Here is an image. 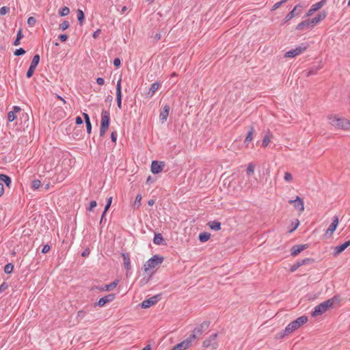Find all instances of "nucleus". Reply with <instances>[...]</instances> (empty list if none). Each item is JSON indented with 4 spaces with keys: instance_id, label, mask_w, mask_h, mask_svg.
I'll list each match as a JSON object with an SVG mask.
<instances>
[{
    "instance_id": "obj_2",
    "label": "nucleus",
    "mask_w": 350,
    "mask_h": 350,
    "mask_svg": "<svg viewBox=\"0 0 350 350\" xmlns=\"http://www.w3.org/2000/svg\"><path fill=\"white\" fill-rule=\"evenodd\" d=\"M329 123L338 129L348 130L350 128V122L345 118L338 117L337 115L328 116Z\"/></svg>"
},
{
    "instance_id": "obj_45",
    "label": "nucleus",
    "mask_w": 350,
    "mask_h": 350,
    "mask_svg": "<svg viewBox=\"0 0 350 350\" xmlns=\"http://www.w3.org/2000/svg\"><path fill=\"white\" fill-rule=\"evenodd\" d=\"M314 262V258H306L305 259H303L301 260V262L304 264V265H308V264H312Z\"/></svg>"
},
{
    "instance_id": "obj_55",
    "label": "nucleus",
    "mask_w": 350,
    "mask_h": 350,
    "mask_svg": "<svg viewBox=\"0 0 350 350\" xmlns=\"http://www.w3.org/2000/svg\"><path fill=\"white\" fill-rule=\"evenodd\" d=\"M111 139L114 143L116 144L117 141V133L116 131H113L111 133Z\"/></svg>"
},
{
    "instance_id": "obj_36",
    "label": "nucleus",
    "mask_w": 350,
    "mask_h": 350,
    "mask_svg": "<svg viewBox=\"0 0 350 350\" xmlns=\"http://www.w3.org/2000/svg\"><path fill=\"white\" fill-rule=\"evenodd\" d=\"M14 270V265L12 263H8L4 267V272L7 274L11 273Z\"/></svg>"
},
{
    "instance_id": "obj_50",
    "label": "nucleus",
    "mask_w": 350,
    "mask_h": 350,
    "mask_svg": "<svg viewBox=\"0 0 350 350\" xmlns=\"http://www.w3.org/2000/svg\"><path fill=\"white\" fill-rule=\"evenodd\" d=\"M291 333L285 332V329L279 332L277 335V338H283L286 335L290 334Z\"/></svg>"
},
{
    "instance_id": "obj_57",
    "label": "nucleus",
    "mask_w": 350,
    "mask_h": 350,
    "mask_svg": "<svg viewBox=\"0 0 350 350\" xmlns=\"http://www.w3.org/2000/svg\"><path fill=\"white\" fill-rule=\"evenodd\" d=\"M50 248L51 247L48 244H46L43 246L41 252L42 254H46L50 250Z\"/></svg>"
},
{
    "instance_id": "obj_11",
    "label": "nucleus",
    "mask_w": 350,
    "mask_h": 350,
    "mask_svg": "<svg viewBox=\"0 0 350 350\" xmlns=\"http://www.w3.org/2000/svg\"><path fill=\"white\" fill-rule=\"evenodd\" d=\"M302 12V6L300 4H297L295 6V8L291 10L284 18V23H286L291 20L294 16H299L301 14Z\"/></svg>"
},
{
    "instance_id": "obj_51",
    "label": "nucleus",
    "mask_w": 350,
    "mask_h": 350,
    "mask_svg": "<svg viewBox=\"0 0 350 350\" xmlns=\"http://www.w3.org/2000/svg\"><path fill=\"white\" fill-rule=\"evenodd\" d=\"M113 65L116 68H118L121 66V60L119 57H116L113 59Z\"/></svg>"
},
{
    "instance_id": "obj_44",
    "label": "nucleus",
    "mask_w": 350,
    "mask_h": 350,
    "mask_svg": "<svg viewBox=\"0 0 350 350\" xmlns=\"http://www.w3.org/2000/svg\"><path fill=\"white\" fill-rule=\"evenodd\" d=\"M36 19L34 17L30 16V17L28 18V19H27V24L30 27H33L36 25Z\"/></svg>"
},
{
    "instance_id": "obj_56",
    "label": "nucleus",
    "mask_w": 350,
    "mask_h": 350,
    "mask_svg": "<svg viewBox=\"0 0 350 350\" xmlns=\"http://www.w3.org/2000/svg\"><path fill=\"white\" fill-rule=\"evenodd\" d=\"M58 38L61 42H64L68 40V37L66 34H60Z\"/></svg>"
},
{
    "instance_id": "obj_20",
    "label": "nucleus",
    "mask_w": 350,
    "mask_h": 350,
    "mask_svg": "<svg viewBox=\"0 0 350 350\" xmlns=\"http://www.w3.org/2000/svg\"><path fill=\"white\" fill-rule=\"evenodd\" d=\"M327 16V12L325 11H322L319 12L315 17L310 19V23H312V27H314L316 24L324 20Z\"/></svg>"
},
{
    "instance_id": "obj_17",
    "label": "nucleus",
    "mask_w": 350,
    "mask_h": 350,
    "mask_svg": "<svg viewBox=\"0 0 350 350\" xmlns=\"http://www.w3.org/2000/svg\"><path fill=\"white\" fill-rule=\"evenodd\" d=\"M349 246H350V240L345 241L342 244L334 247L333 256H338L340 253L345 251Z\"/></svg>"
},
{
    "instance_id": "obj_26",
    "label": "nucleus",
    "mask_w": 350,
    "mask_h": 350,
    "mask_svg": "<svg viewBox=\"0 0 350 350\" xmlns=\"http://www.w3.org/2000/svg\"><path fill=\"white\" fill-rule=\"evenodd\" d=\"M208 225L211 228V229L215 230V231L219 230L221 229V222L216 221V220L209 221L208 223Z\"/></svg>"
},
{
    "instance_id": "obj_48",
    "label": "nucleus",
    "mask_w": 350,
    "mask_h": 350,
    "mask_svg": "<svg viewBox=\"0 0 350 350\" xmlns=\"http://www.w3.org/2000/svg\"><path fill=\"white\" fill-rule=\"evenodd\" d=\"M284 178L286 181L290 182L293 179V176L290 172H286L284 173Z\"/></svg>"
},
{
    "instance_id": "obj_53",
    "label": "nucleus",
    "mask_w": 350,
    "mask_h": 350,
    "mask_svg": "<svg viewBox=\"0 0 350 350\" xmlns=\"http://www.w3.org/2000/svg\"><path fill=\"white\" fill-rule=\"evenodd\" d=\"M111 202H112V197H110L107 199V203L105 204V211H107L109 210V208L111 206Z\"/></svg>"
},
{
    "instance_id": "obj_47",
    "label": "nucleus",
    "mask_w": 350,
    "mask_h": 350,
    "mask_svg": "<svg viewBox=\"0 0 350 350\" xmlns=\"http://www.w3.org/2000/svg\"><path fill=\"white\" fill-rule=\"evenodd\" d=\"M97 206V202L95 200H92L90 202V206L87 208L89 211H93V209Z\"/></svg>"
},
{
    "instance_id": "obj_15",
    "label": "nucleus",
    "mask_w": 350,
    "mask_h": 350,
    "mask_svg": "<svg viewBox=\"0 0 350 350\" xmlns=\"http://www.w3.org/2000/svg\"><path fill=\"white\" fill-rule=\"evenodd\" d=\"M288 203L291 204H293L295 208L299 211L300 212H302L304 210V201L298 196H296V198L295 200H288Z\"/></svg>"
},
{
    "instance_id": "obj_60",
    "label": "nucleus",
    "mask_w": 350,
    "mask_h": 350,
    "mask_svg": "<svg viewBox=\"0 0 350 350\" xmlns=\"http://www.w3.org/2000/svg\"><path fill=\"white\" fill-rule=\"evenodd\" d=\"M86 125V130L88 134H90L92 132V124L91 122H87L85 123Z\"/></svg>"
},
{
    "instance_id": "obj_10",
    "label": "nucleus",
    "mask_w": 350,
    "mask_h": 350,
    "mask_svg": "<svg viewBox=\"0 0 350 350\" xmlns=\"http://www.w3.org/2000/svg\"><path fill=\"white\" fill-rule=\"evenodd\" d=\"M307 48H308L307 45L298 46L295 49H291V50L287 51L284 54V57H290V58L295 57V56H297V55L301 54L302 52L305 51L307 49Z\"/></svg>"
},
{
    "instance_id": "obj_1",
    "label": "nucleus",
    "mask_w": 350,
    "mask_h": 350,
    "mask_svg": "<svg viewBox=\"0 0 350 350\" xmlns=\"http://www.w3.org/2000/svg\"><path fill=\"white\" fill-rule=\"evenodd\" d=\"M340 301V298L339 295H334L331 299L323 301L314 308V310L312 312L311 315L313 317H316L320 316L325 313L328 309L332 308L334 303H339Z\"/></svg>"
},
{
    "instance_id": "obj_41",
    "label": "nucleus",
    "mask_w": 350,
    "mask_h": 350,
    "mask_svg": "<svg viewBox=\"0 0 350 350\" xmlns=\"http://www.w3.org/2000/svg\"><path fill=\"white\" fill-rule=\"evenodd\" d=\"M142 195L141 194H138L137 196H136V198H135V200L134 202V204L133 206H137V208H139L140 206H141V200H142Z\"/></svg>"
},
{
    "instance_id": "obj_3",
    "label": "nucleus",
    "mask_w": 350,
    "mask_h": 350,
    "mask_svg": "<svg viewBox=\"0 0 350 350\" xmlns=\"http://www.w3.org/2000/svg\"><path fill=\"white\" fill-rule=\"evenodd\" d=\"M308 320V318L306 315L298 317L295 321L291 322L285 328V332L288 333H293L295 330L298 329L303 325H304Z\"/></svg>"
},
{
    "instance_id": "obj_32",
    "label": "nucleus",
    "mask_w": 350,
    "mask_h": 350,
    "mask_svg": "<svg viewBox=\"0 0 350 350\" xmlns=\"http://www.w3.org/2000/svg\"><path fill=\"white\" fill-rule=\"evenodd\" d=\"M321 68V67L320 66H312L308 72H307V77H309L310 75H314L316 74H317L318 72V70H320Z\"/></svg>"
},
{
    "instance_id": "obj_42",
    "label": "nucleus",
    "mask_w": 350,
    "mask_h": 350,
    "mask_svg": "<svg viewBox=\"0 0 350 350\" xmlns=\"http://www.w3.org/2000/svg\"><path fill=\"white\" fill-rule=\"evenodd\" d=\"M152 274H153V273H152L151 274H150V275L148 276V278H143L140 280V282H139V283H140V286H143L146 285V284L149 282L150 279L152 278Z\"/></svg>"
},
{
    "instance_id": "obj_59",
    "label": "nucleus",
    "mask_w": 350,
    "mask_h": 350,
    "mask_svg": "<svg viewBox=\"0 0 350 350\" xmlns=\"http://www.w3.org/2000/svg\"><path fill=\"white\" fill-rule=\"evenodd\" d=\"M96 83L99 85H103L105 83V80L102 77H98L96 78Z\"/></svg>"
},
{
    "instance_id": "obj_14",
    "label": "nucleus",
    "mask_w": 350,
    "mask_h": 350,
    "mask_svg": "<svg viewBox=\"0 0 350 350\" xmlns=\"http://www.w3.org/2000/svg\"><path fill=\"white\" fill-rule=\"evenodd\" d=\"M192 342V340L188 337L181 342L176 345L171 350H186L191 345Z\"/></svg>"
},
{
    "instance_id": "obj_52",
    "label": "nucleus",
    "mask_w": 350,
    "mask_h": 350,
    "mask_svg": "<svg viewBox=\"0 0 350 350\" xmlns=\"http://www.w3.org/2000/svg\"><path fill=\"white\" fill-rule=\"evenodd\" d=\"M8 288V284L7 282H3L1 285H0V293L4 292L7 288Z\"/></svg>"
},
{
    "instance_id": "obj_58",
    "label": "nucleus",
    "mask_w": 350,
    "mask_h": 350,
    "mask_svg": "<svg viewBox=\"0 0 350 350\" xmlns=\"http://www.w3.org/2000/svg\"><path fill=\"white\" fill-rule=\"evenodd\" d=\"M90 254V250L89 248H86L82 253L81 256L83 257H87Z\"/></svg>"
},
{
    "instance_id": "obj_35",
    "label": "nucleus",
    "mask_w": 350,
    "mask_h": 350,
    "mask_svg": "<svg viewBox=\"0 0 350 350\" xmlns=\"http://www.w3.org/2000/svg\"><path fill=\"white\" fill-rule=\"evenodd\" d=\"M70 13V9L64 6L59 10V14L60 16H66Z\"/></svg>"
},
{
    "instance_id": "obj_18",
    "label": "nucleus",
    "mask_w": 350,
    "mask_h": 350,
    "mask_svg": "<svg viewBox=\"0 0 350 350\" xmlns=\"http://www.w3.org/2000/svg\"><path fill=\"white\" fill-rule=\"evenodd\" d=\"M308 247V244H303V245H293L291 249V254L293 256H297L299 253H301L304 250L307 249Z\"/></svg>"
},
{
    "instance_id": "obj_30",
    "label": "nucleus",
    "mask_w": 350,
    "mask_h": 350,
    "mask_svg": "<svg viewBox=\"0 0 350 350\" xmlns=\"http://www.w3.org/2000/svg\"><path fill=\"white\" fill-rule=\"evenodd\" d=\"M160 85H161L159 82L156 81L153 83L149 89L148 94H150V96H152L154 94L155 92L159 89Z\"/></svg>"
},
{
    "instance_id": "obj_34",
    "label": "nucleus",
    "mask_w": 350,
    "mask_h": 350,
    "mask_svg": "<svg viewBox=\"0 0 350 350\" xmlns=\"http://www.w3.org/2000/svg\"><path fill=\"white\" fill-rule=\"evenodd\" d=\"M270 135L272 136L271 134H270V133L269 132L267 134H266L265 135V137H263V139H262V146L263 147H267L268 146V144H269V142H271V137H270Z\"/></svg>"
},
{
    "instance_id": "obj_38",
    "label": "nucleus",
    "mask_w": 350,
    "mask_h": 350,
    "mask_svg": "<svg viewBox=\"0 0 350 350\" xmlns=\"http://www.w3.org/2000/svg\"><path fill=\"white\" fill-rule=\"evenodd\" d=\"M41 186V181L40 180H33L31 182V188L34 190L38 189Z\"/></svg>"
},
{
    "instance_id": "obj_5",
    "label": "nucleus",
    "mask_w": 350,
    "mask_h": 350,
    "mask_svg": "<svg viewBox=\"0 0 350 350\" xmlns=\"http://www.w3.org/2000/svg\"><path fill=\"white\" fill-rule=\"evenodd\" d=\"M163 260L164 258L162 256L158 254L154 255L144 265V271L147 273L150 269L161 265Z\"/></svg>"
},
{
    "instance_id": "obj_21",
    "label": "nucleus",
    "mask_w": 350,
    "mask_h": 350,
    "mask_svg": "<svg viewBox=\"0 0 350 350\" xmlns=\"http://www.w3.org/2000/svg\"><path fill=\"white\" fill-rule=\"evenodd\" d=\"M118 282H119V280H116L113 282L110 283L109 284H106L103 286H95L94 288L98 289L100 291H111L112 289H113L114 288H116V286L118 285Z\"/></svg>"
},
{
    "instance_id": "obj_24",
    "label": "nucleus",
    "mask_w": 350,
    "mask_h": 350,
    "mask_svg": "<svg viewBox=\"0 0 350 350\" xmlns=\"http://www.w3.org/2000/svg\"><path fill=\"white\" fill-rule=\"evenodd\" d=\"M310 27H312V23H310V19H307L299 23L297 25L296 29L304 30L305 29L309 28Z\"/></svg>"
},
{
    "instance_id": "obj_27",
    "label": "nucleus",
    "mask_w": 350,
    "mask_h": 350,
    "mask_svg": "<svg viewBox=\"0 0 350 350\" xmlns=\"http://www.w3.org/2000/svg\"><path fill=\"white\" fill-rule=\"evenodd\" d=\"M153 243L156 245H163L164 244V239L161 234L157 233L154 234V239H153Z\"/></svg>"
},
{
    "instance_id": "obj_33",
    "label": "nucleus",
    "mask_w": 350,
    "mask_h": 350,
    "mask_svg": "<svg viewBox=\"0 0 350 350\" xmlns=\"http://www.w3.org/2000/svg\"><path fill=\"white\" fill-rule=\"evenodd\" d=\"M77 19L80 25H82L85 20V14L83 12L78 9L77 10Z\"/></svg>"
},
{
    "instance_id": "obj_46",
    "label": "nucleus",
    "mask_w": 350,
    "mask_h": 350,
    "mask_svg": "<svg viewBox=\"0 0 350 350\" xmlns=\"http://www.w3.org/2000/svg\"><path fill=\"white\" fill-rule=\"evenodd\" d=\"M10 12V8L7 6H3L0 8V14L5 15Z\"/></svg>"
},
{
    "instance_id": "obj_62",
    "label": "nucleus",
    "mask_w": 350,
    "mask_h": 350,
    "mask_svg": "<svg viewBox=\"0 0 350 350\" xmlns=\"http://www.w3.org/2000/svg\"><path fill=\"white\" fill-rule=\"evenodd\" d=\"M83 122L82 118L80 117V116H77L76 118H75V123L77 124V125H81L82 124Z\"/></svg>"
},
{
    "instance_id": "obj_22",
    "label": "nucleus",
    "mask_w": 350,
    "mask_h": 350,
    "mask_svg": "<svg viewBox=\"0 0 350 350\" xmlns=\"http://www.w3.org/2000/svg\"><path fill=\"white\" fill-rule=\"evenodd\" d=\"M170 107L168 105H165L159 114V119L162 123L165 122L168 117Z\"/></svg>"
},
{
    "instance_id": "obj_54",
    "label": "nucleus",
    "mask_w": 350,
    "mask_h": 350,
    "mask_svg": "<svg viewBox=\"0 0 350 350\" xmlns=\"http://www.w3.org/2000/svg\"><path fill=\"white\" fill-rule=\"evenodd\" d=\"M151 37L154 38V42H157L161 39V35L160 32H158V33H156L154 35H153V33H152Z\"/></svg>"
},
{
    "instance_id": "obj_23",
    "label": "nucleus",
    "mask_w": 350,
    "mask_h": 350,
    "mask_svg": "<svg viewBox=\"0 0 350 350\" xmlns=\"http://www.w3.org/2000/svg\"><path fill=\"white\" fill-rule=\"evenodd\" d=\"M122 257L123 258V265L126 271L128 272L131 269L130 254L129 253H122Z\"/></svg>"
},
{
    "instance_id": "obj_13",
    "label": "nucleus",
    "mask_w": 350,
    "mask_h": 350,
    "mask_svg": "<svg viewBox=\"0 0 350 350\" xmlns=\"http://www.w3.org/2000/svg\"><path fill=\"white\" fill-rule=\"evenodd\" d=\"M165 166L163 161H152L151 163V172L152 174H157L163 171Z\"/></svg>"
},
{
    "instance_id": "obj_8",
    "label": "nucleus",
    "mask_w": 350,
    "mask_h": 350,
    "mask_svg": "<svg viewBox=\"0 0 350 350\" xmlns=\"http://www.w3.org/2000/svg\"><path fill=\"white\" fill-rule=\"evenodd\" d=\"M161 297V294H157L150 298L145 299L141 304V307L142 308H148L156 304Z\"/></svg>"
},
{
    "instance_id": "obj_4",
    "label": "nucleus",
    "mask_w": 350,
    "mask_h": 350,
    "mask_svg": "<svg viewBox=\"0 0 350 350\" xmlns=\"http://www.w3.org/2000/svg\"><path fill=\"white\" fill-rule=\"evenodd\" d=\"M110 124V113L109 111L103 109L101 112V121L100 127V137H103L109 129Z\"/></svg>"
},
{
    "instance_id": "obj_43",
    "label": "nucleus",
    "mask_w": 350,
    "mask_h": 350,
    "mask_svg": "<svg viewBox=\"0 0 350 350\" xmlns=\"http://www.w3.org/2000/svg\"><path fill=\"white\" fill-rule=\"evenodd\" d=\"M16 118V113L12 111H10L8 113V120L9 122H13Z\"/></svg>"
},
{
    "instance_id": "obj_19",
    "label": "nucleus",
    "mask_w": 350,
    "mask_h": 350,
    "mask_svg": "<svg viewBox=\"0 0 350 350\" xmlns=\"http://www.w3.org/2000/svg\"><path fill=\"white\" fill-rule=\"evenodd\" d=\"M326 3V0H321L319 2L313 4L306 14V16L312 15L315 12L321 8Z\"/></svg>"
},
{
    "instance_id": "obj_28",
    "label": "nucleus",
    "mask_w": 350,
    "mask_h": 350,
    "mask_svg": "<svg viewBox=\"0 0 350 350\" xmlns=\"http://www.w3.org/2000/svg\"><path fill=\"white\" fill-rule=\"evenodd\" d=\"M121 78L118 81L116 90V99H122V85H121Z\"/></svg>"
},
{
    "instance_id": "obj_25",
    "label": "nucleus",
    "mask_w": 350,
    "mask_h": 350,
    "mask_svg": "<svg viewBox=\"0 0 350 350\" xmlns=\"http://www.w3.org/2000/svg\"><path fill=\"white\" fill-rule=\"evenodd\" d=\"M0 180L3 182L8 187H10L12 180L9 176L5 174H0Z\"/></svg>"
},
{
    "instance_id": "obj_29",
    "label": "nucleus",
    "mask_w": 350,
    "mask_h": 350,
    "mask_svg": "<svg viewBox=\"0 0 350 350\" xmlns=\"http://www.w3.org/2000/svg\"><path fill=\"white\" fill-rule=\"evenodd\" d=\"M211 234L207 232H201L199 234L198 239L201 243H205L209 240Z\"/></svg>"
},
{
    "instance_id": "obj_6",
    "label": "nucleus",
    "mask_w": 350,
    "mask_h": 350,
    "mask_svg": "<svg viewBox=\"0 0 350 350\" xmlns=\"http://www.w3.org/2000/svg\"><path fill=\"white\" fill-rule=\"evenodd\" d=\"M211 322L209 321L202 322L199 326L194 328L193 334H191L189 337L192 340V341H193L208 328Z\"/></svg>"
},
{
    "instance_id": "obj_40",
    "label": "nucleus",
    "mask_w": 350,
    "mask_h": 350,
    "mask_svg": "<svg viewBox=\"0 0 350 350\" xmlns=\"http://www.w3.org/2000/svg\"><path fill=\"white\" fill-rule=\"evenodd\" d=\"M26 53L25 50L23 48H19L14 51V55L15 56H21L25 55Z\"/></svg>"
},
{
    "instance_id": "obj_7",
    "label": "nucleus",
    "mask_w": 350,
    "mask_h": 350,
    "mask_svg": "<svg viewBox=\"0 0 350 350\" xmlns=\"http://www.w3.org/2000/svg\"><path fill=\"white\" fill-rule=\"evenodd\" d=\"M40 55L36 54L33 57L31 64L29 67V69L27 70V73H26V76L27 78H31L33 76L34 71L40 62Z\"/></svg>"
},
{
    "instance_id": "obj_37",
    "label": "nucleus",
    "mask_w": 350,
    "mask_h": 350,
    "mask_svg": "<svg viewBox=\"0 0 350 350\" xmlns=\"http://www.w3.org/2000/svg\"><path fill=\"white\" fill-rule=\"evenodd\" d=\"M70 26V23L68 21H64L63 23L59 24V29L62 31H65Z\"/></svg>"
},
{
    "instance_id": "obj_9",
    "label": "nucleus",
    "mask_w": 350,
    "mask_h": 350,
    "mask_svg": "<svg viewBox=\"0 0 350 350\" xmlns=\"http://www.w3.org/2000/svg\"><path fill=\"white\" fill-rule=\"evenodd\" d=\"M217 333H215L211 334L208 338L206 339L203 343L202 347H211L212 349H215L217 347Z\"/></svg>"
},
{
    "instance_id": "obj_31",
    "label": "nucleus",
    "mask_w": 350,
    "mask_h": 350,
    "mask_svg": "<svg viewBox=\"0 0 350 350\" xmlns=\"http://www.w3.org/2000/svg\"><path fill=\"white\" fill-rule=\"evenodd\" d=\"M23 32H22V29H20L18 32H17V35H16V39L14 40V42H13V44L14 46H18L21 44V40L23 38Z\"/></svg>"
},
{
    "instance_id": "obj_64",
    "label": "nucleus",
    "mask_w": 350,
    "mask_h": 350,
    "mask_svg": "<svg viewBox=\"0 0 350 350\" xmlns=\"http://www.w3.org/2000/svg\"><path fill=\"white\" fill-rule=\"evenodd\" d=\"M298 268H299L298 266L296 265V263H295V264H293V265L291 266L290 271L291 272H295Z\"/></svg>"
},
{
    "instance_id": "obj_63",
    "label": "nucleus",
    "mask_w": 350,
    "mask_h": 350,
    "mask_svg": "<svg viewBox=\"0 0 350 350\" xmlns=\"http://www.w3.org/2000/svg\"><path fill=\"white\" fill-rule=\"evenodd\" d=\"M100 32H101V30H100V29H97L96 31H95L93 33V35H92L93 38H95V39H96V38L99 36V35H100Z\"/></svg>"
},
{
    "instance_id": "obj_39",
    "label": "nucleus",
    "mask_w": 350,
    "mask_h": 350,
    "mask_svg": "<svg viewBox=\"0 0 350 350\" xmlns=\"http://www.w3.org/2000/svg\"><path fill=\"white\" fill-rule=\"evenodd\" d=\"M254 129L252 127L250 131L247 133V136L245 139V143H250L252 140Z\"/></svg>"
},
{
    "instance_id": "obj_49",
    "label": "nucleus",
    "mask_w": 350,
    "mask_h": 350,
    "mask_svg": "<svg viewBox=\"0 0 350 350\" xmlns=\"http://www.w3.org/2000/svg\"><path fill=\"white\" fill-rule=\"evenodd\" d=\"M254 170V165L253 163H250L247 168V175H250L251 173H253Z\"/></svg>"
},
{
    "instance_id": "obj_61",
    "label": "nucleus",
    "mask_w": 350,
    "mask_h": 350,
    "mask_svg": "<svg viewBox=\"0 0 350 350\" xmlns=\"http://www.w3.org/2000/svg\"><path fill=\"white\" fill-rule=\"evenodd\" d=\"M83 118H84L85 123L91 122H90V116H89V115L88 113H83Z\"/></svg>"
},
{
    "instance_id": "obj_12",
    "label": "nucleus",
    "mask_w": 350,
    "mask_h": 350,
    "mask_svg": "<svg viewBox=\"0 0 350 350\" xmlns=\"http://www.w3.org/2000/svg\"><path fill=\"white\" fill-rule=\"evenodd\" d=\"M338 225V218L335 216L333 218V221L332 224L329 225V228L327 229L324 237L325 238H329L332 237L333 232L336 230L337 226Z\"/></svg>"
},
{
    "instance_id": "obj_16",
    "label": "nucleus",
    "mask_w": 350,
    "mask_h": 350,
    "mask_svg": "<svg viewBox=\"0 0 350 350\" xmlns=\"http://www.w3.org/2000/svg\"><path fill=\"white\" fill-rule=\"evenodd\" d=\"M115 299L114 294H109L105 295L101 298H100L97 303L95 305L98 306L99 307L104 306L106 304L112 301Z\"/></svg>"
}]
</instances>
